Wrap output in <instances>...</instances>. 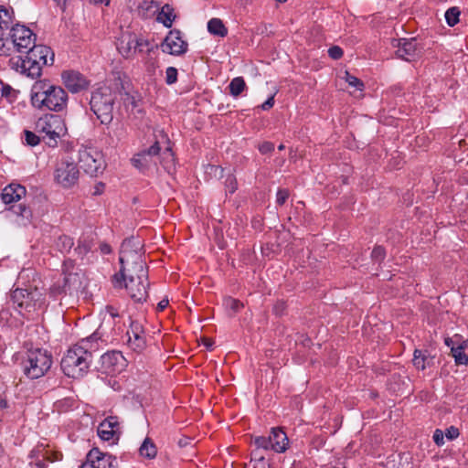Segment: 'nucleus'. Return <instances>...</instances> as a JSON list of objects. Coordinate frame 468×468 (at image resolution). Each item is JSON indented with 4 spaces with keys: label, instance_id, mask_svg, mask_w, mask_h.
Wrapping results in <instances>:
<instances>
[{
    "label": "nucleus",
    "instance_id": "f257e3e1",
    "mask_svg": "<svg viewBox=\"0 0 468 468\" xmlns=\"http://www.w3.org/2000/svg\"><path fill=\"white\" fill-rule=\"evenodd\" d=\"M96 335L81 339L68 349L61 360V368L66 376L78 378L88 371L92 361V354L98 349Z\"/></svg>",
    "mask_w": 468,
    "mask_h": 468
},
{
    "label": "nucleus",
    "instance_id": "f03ea898",
    "mask_svg": "<svg viewBox=\"0 0 468 468\" xmlns=\"http://www.w3.org/2000/svg\"><path fill=\"white\" fill-rule=\"evenodd\" d=\"M68 94L60 86L53 85L48 80L36 81L31 89L32 105L39 110L62 112L68 105Z\"/></svg>",
    "mask_w": 468,
    "mask_h": 468
},
{
    "label": "nucleus",
    "instance_id": "7ed1b4c3",
    "mask_svg": "<svg viewBox=\"0 0 468 468\" xmlns=\"http://www.w3.org/2000/svg\"><path fill=\"white\" fill-rule=\"evenodd\" d=\"M142 246L137 239H126L121 245L119 261L121 268L115 273L117 285L125 274H139V278L147 276L148 271L143 259Z\"/></svg>",
    "mask_w": 468,
    "mask_h": 468
},
{
    "label": "nucleus",
    "instance_id": "20e7f679",
    "mask_svg": "<svg viewBox=\"0 0 468 468\" xmlns=\"http://www.w3.org/2000/svg\"><path fill=\"white\" fill-rule=\"evenodd\" d=\"M116 93L108 86H101L91 92L90 108L101 124H110L113 119Z\"/></svg>",
    "mask_w": 468,
    "mask_h": 468
},
{
    "label": "nucleus",
    "instance_id": "39448f33",
    "mask_svg": "<svg viewBox=\"0 0 468 468\" xmlns=\"http://www.w3.org/2000/svg\"><path fill=\"white\" fill-rule=\"evenodd\" d=\"M36 131L42 134V140L49 146L56 147L58 139L67 133L65 121L59 115L45 114L36 122Z\"/></svg>",
    "mask_w": 468,
    "mask_h": 468
},
{
    "label": "nucleus",
    "instance_id": "423d86ee",
    "mask_svg": "<svg viewBox=\"0 0 468 468\" xmlns=\"http://www.w3.org/2000/svg\"><path fill=\"white\" fill-rule=\"evenodd\" d=\"M51 365V355L41 348L28 350L22 362L23 372L30 379L43 377L50 369Z\"/></svg>",
    "mask_w": 468,
    "mask_h": 468
},
{
    "label": "nucleus",
    "instance_id": "0eeeda50",
    "mask_svg": "<svg viewBox=\"0 0 468 468\" xmlns=\"http://www.w3.org/2000/svg\"><path fill=\"white\" fill-rule=\"evenodd\" d=\"M25 53L26 66L27 65V77L36 79L41 75L42 68L51 65L54 61V53L50 48L35 43Z\"/></svg>",
    "mask_w": 468,
    "mask_h": 468
},
{
    "label": "nucleus",
    "instance_id": "6e6552de",
    "mask_svg": "<svg viewBox=\"0 0 468 468\" xmlns=\"http://www.w3.org/2000/svg\"><path fill=\"white\" fill-rule=\"evenodd\" d=\"M112 283L114 288L124 287L134 303H144L148 297V275L139 278V274H125V276L120 279V285H117L115 275H113Z\"/></svg>",
    "mask_w": 468,
    "mask_h": 468
},
{
    "label": "nucleus",
    "instance_id": "1a4fd4ad",
    "mask_svg": "<svg viewBox=\"0 0 468 468\" xmlns=\"http://www.w3.org/2000/svg\"><path fill=\"white\" fill-rule=\"evenodd\" d=\"M79 165L90 176H97L104 170L101 153L92 147H82L79 150Z\"/></svg>",
    "mask_w": 468,
    "mask_h": 468
},
{
    "label": "nucleus",
    "instance_id": "9d476101",
    "mask_svg": "<svg viewBox=\"0 0 468 468\" xmlns=\"http://www.w3.org/2000/svg\"><path fill=\"white\" fill-rule=\"evenodd\" d=\"M11 42L19 53L26 52L35 43V34L27 27L16 24L13 26L8 32Z\"/></svg>",
    "mask_w": 468,
    "mask_h": 468
},
{
    "label": "nucleus",
    "instance_id": "9b49d317",
    "mask_svg": "<svg viewBox=\"0 0 468 468\" xmlns=\"http://www.w3.org/2000/svg\"><path fill=\"white\" fill-rule=\"evenodd\" d=\"M124 338L128 347L135 353L140 354L146 348V335L139 321L131 320Z\"/></svg>",
    "mask_w": 468,
    "mask_h": 468
},
{
    "label": "nucleus",
    "instance_id": "f8f14e48",
    "mask_svg": "<svg viewBox=\"0 0 468 468\" xmlns=\"http://www.w3.org/2000/svg\"><path fill=\"white\" fill-rule=\"evenodd\" d=\"M55 178L63 187H70L79 179V169L73 162L61 160L57 165Z\"/></svg>",
    "mask_w": 468,
    "mask_h": 468
},
{
    "label": "nucleus",
    "instance_id": "ddd939ff",
    "mask_svg": "<svg viewBox=\"0 0 468 468\" xmlns=\"http://www.w3.org/2000/svg\"><path fill=\"white\" fill-rule=\"evenodd\" d=\"M155 142L150 147L141 150L132 158V164L139 170L144 171L151 165H156L154 158L160 154L161 147L160 142L157 140L158 136L155 135Z\"/></svg>",
    "mask_w": 468,
    "mask_h": 468
},
{
    "label": "nucleus",
    "instance_id": "4468645a",
    "mask_svg": "<svg viewBox=\"0 0 468 468\" xmlns=\"http://www.w3.org/2000/svg\"><path fill=\"white\" fill-rule=\"evenodd\" d=\"M391 44L393 48H397V57L406 61H413L420 55V48L415 38L392 39Z\"/></svg>",
    "mask_w": 468,
    "mask_h": 468
},
{
    "label": "nucleus",
    "instance_id": "2eb2a0df",
    "mask_svg": "<svg viewBox=\"0 0 468 468\" xmlns=\"http://www.w3.org/2000/svg\"><path fill=\"white\" fill-rule=\"evenodd\" d=\"M148 46V42L137 38L135 35L125 33L118 39L117 48L124 58H130L137 51L142 52L143 48Z\"/></svg>",
    "mask_w": 468,
    "mask_h": 468
},
{
    "label": "nucleus",
    "instance_id": "dca6fc26",
    "mask_svg": "<svg viewBox=\"0 0 468 468\" xmlns=\"http://www.w3.org/2000/svg\"><path fill=\"white\" fill-rule=\"evenodd\" d=\"M187 43L182 39L179 30H171L161 44L163 52L180 56L187 51Z\"/></svg>",
    "mask_w": 468,
    "mask_h": 468
},
{
    "label": "nucleus",
    "instance_id": "f3484780",
    "mask_svg": "<svg viewBox=\"0 0 468 468\" xmlns=\"http://www.w3.org/2000/svg\"><path fill=\"white\" fill-rule=\"evenodd\" d=\"M116 458L100 452L97 448L91 449L80 468H116Z\"/></svg>",
    "mask_w": 468,
    "mask_h": 468
},
{
    "label": "nucleus",
    "instance_id": "a211bd4d",
    "mask_svg": "<svg viewBox=\"0 0 468 468\" xmlns=\"http://www.w3.org/2000/svg\"><path fill=\"white\" fill-rule=\"evenodd\" d=\"M62 82L71 93H79L89 88L90 80L75 70H65L61 74Z\"/></svg>",
    "mask_w": 468,
    "mask_h": 468
},
{
    "label": "nucleus",
    "instance_id": "6ab92c4d",
    "mask_svg": "<svg viewBox=\"0 0 468 468\" xmlns=\"http://www.w3.org/2000/svg\"><path fill=\"white\" fill-rule=\"evenodd\" d=\"M29 464L37 468H47L48 463H53L59 459L58 453L52 452L43 445L36 447L30 453Z\"/></svg>",
    "mask_w": 468,
    "mask_h": 468
},
{
    "label": "nucleus",
    "instance_id": "aec40b11",
    "mask_svg": "<svg viewBox=\"0 0 468 468\" xmlns=\"http://www.w3.org/2000/svg\"><path fill=\"white\" fill-rule=\"evenodd\" d=\"M37 295H39L37 290L28 292L27 289L17 288L11 292V300L18 308L30 311L35 306Z\"/></svg>",
    "mask_w": 468,
    "mask_h": 468
},
{
    "label": "nucleus",
    "instance_id": "412c9836",
    "mask_svg": "<svg viewBox=\"0 0 468 468\" xmlns=\"http://www.w3.org/2000/svg\"><path fill=\"white\" fill-rule=\"evenodd\" d=\"M119 421L115 416L105 419L98 427V435L103 441H111L119 433Z\"/></svg>",
    "mask_w": 468,
    "mask_h": 468
},
{
    "label": "nucleus",
    "instance_id": "4be33fe9",
    "mask_svg": "<svg viewBox=\"0 0 468 468\" xmlns=\"http://www.w3.org/2000/svg\"><path fill=\"white\" fill-rule=\"evenodd\" d=\"M26 193L25 186L18 184H10L3 189L1 198L5 204L9 205L19 201L26 196Z\"/></svg>",
    "mask_w": 468,
    "mask_h": 468
},
{
    "label": "nucleus",
    "instance_id": "5701e85b",
    "mask_svg": "<svg viewBox=\"0 0 468 468\" xmlns=\"http://www.w3.org/2000/svg\"><path fill=\"white\" fill-rule=\"evenodd\" d=\"M270 437L273 444V452H283L286 451L289 440L286 433L281 428H272Z\"/></svg>",
    "mask_w": 468,
    "mask_h": 468
},
{
    "label": "nucleus",
    "instance_id": "b1692460",
    "mask_svg": "<svg viewBox=\"0 0 468 468\" xmlns=\"http://www.w3.org/2000/svg\"><path fill=\"white\" fill-rule=\"evenodd\" d=\"M176 19L174 8L169 5H165L157 16V20L165 27H171Z\"/></svg>",
    "mask_w": 468,
    "mask_h": 468
},
{
    "label": "nucleus",
    "instance_id": "393cba45",
    "mask_svg": "<svg viewBox=\"0 0 468 468\" xmlns=\"http://www.w3.org/2000/svg\"><path fill=\"white\" fill-rule=\"evenodd\" d=\"M139 453L144 458L154 459L157 454V448L154 441L146 437L139 448Z\"/></svg>",
    "mask_w": 468,
    "mask_h": 468
},
{
    "label": "nucleus",
    "instance_id": "a878e982",
    "mask_svg": "<svg viewBox=\"0 0 468 468\" xmlns=\"http://www.w3.org/2000/svg\"><path fill=\"white\" fill-rule=\"evenodd\" d=\"M207 30L210 34L225 37L228 34V29L219 18H212L207 23Z\"/></svg>",
    "mask_w": 468,
    "mask_h": 468
},
{
    "label": "nucleus",
    "instance_id": "bb28decb",
    "mask_svg": "<svg viewBox=\"0 0 468 468\" xmlns=\"http://www.w3.org/2000/svg\"><path fill=\"white\" fill-rule=\"evenodd\" d=\"M161 165L169 173L175 168V156L170 146L161 154Z\"/></svg>",
    "mask_w": 468,
    "mask_h": 468
},
{
    "label": "nucleus",
    "instance_id": "cd10ccee",
    "mask_svg": "<svg viewBox=\"0 0 468 468\" xmlns=\"http://www.w3.org/2000/svg\"><path fill=\"white\" fill-rule=\"evenodd\" d=\"M72 279H76V275H72V274H69L68 276H66L63 280V285L60 284L59 282L58 283H55L53 284L50 289H49V293L51 294V296L53 297H57L62 293H66L67 292V284L72 280Z\"/></svg>",
    "mask_w": 468,
    "mask_h": 468
},
{
    "label": "nucleus",
    "instance_id": "c85d7f7f",
    "mask_svg": "<svg viewBox=\"0 0 468 468\" xmlns=\"http://www.w3.org/2000/svg\"><path fill=\"white\" fill-rule=\"evenodd\" d=\"M245 88L246 83L242 77L234 78L229 85V93L234 97L239 96Z\"/></svg>",
    "mask_w": 468,
    "mask_h": 468
},
{
    "label": "nucleus",
    "instance_id": "c756f323",
    "mask_svg": "<svg viewBox=\"0 0 468 468\" xmlns=\"http://www.w3.org/2000/svg\"><path fill=\"white\" fill-rule=\"evenodd\" d=\"M101 358L102 363L107 365L109 367H114L119 363V361L123 360L122 354L116 351L106 353L101 356ZM112 370H115V368H112Z\"/></svg>",
    "mask_w": 468,
    "mask_h": 468
},
{
    "label": "nucleus",
    "instance_id": "7c9ffc66",
    "mask_svg": "<svg viewBox=\"0 0 468 468\" xmlns=\"http://www.w3.org/2000/svg\"><path fill=\"white\" fill-rule=\"evenodd\" d=\"M74 245L72 238L67 235H61L58 238L56 247L61 252H69Z\"/></svg>",
    "mask_w": 468,
    "mask_h": 468
},
{
    "label": "nucleus",
    "instance_id": "2f4dec72",
    "mask_svg": "<svg viewBox=\"0 0 468 468\" xmlns=\"http://www.w3.org/2000/svg\"><path fill=\"white\" fill-rule=\"evenodd\" d=\"M253 442L258 447V449H261L263 451H273V444L271 443V439L269 436H256L253 439Z\"/></svg>",
    "mask_w": 468,
    "mask_h": 468
},
{
    "label": "nucleus",
    "instance_id": "473e14b6",
    "mask_svg": "<svg viewBox=\"0 0 468 468\" xmlns=\"http://www.w3.org/2000/svg\"><path fill=\"white\" fill-rule=\"evenodd\" d=\"M17 96V91L13 89L10 85L5 84L2 81V87L0 88V98H5L9 102H13Z\"/></svg>",
    "mask_w": 468,
    "mask_h": 468
},
{
    "label": "nucleus",
    "instance_id": "72a5a7b5",
    "mask_svg": "<svg viewBox=\"0 0 468 468\" xmlns=\"http://www.w3.org/2000/svg\"><path fill=\"white\" fill-rule=\"evenodd\" d=\"M223 305L227 310L232 312V314L238 313L243 307L241 302L232 297H226L223 300Z\"/></svg>",
    "mask_w": 468,
    "mask_h": 468
},
{
    "label": "nucleus",
    "instance_id": "f704fd0d",
    "mask_svg": "<svg viewBox=\"0 0 468 468\" xmlns=\"http://www.w3.org/2000/svg\"><path fill=\"white\" fill-rule=\"evenodd\" d=\"M461 12L458 7H451L445 12V19L450 27L455 26L459 22Z\"/></svg>",
    "mask_w": 468,
    "mask_h": 468
},
{
    "label": "nucleus",
    "instance_id": "c9c22d12",
    "mask_svg": "<svg viewBox=\"0 0 468 468\" xmlns=\"http://www.w3.org/2000/svg\"><path fill=\"white\" fill-rule=\"evenodd\" d=\"M9 209L12 210L16 216L26 219H30L32 217L31 209L24 204L13 206Z\"/></svg>",
    "mask_w": 468,
    "mask_h": 468
},
{
    "label": "nucleus",
    "instance_id": "e433bc0d",
    "mask_svg": "<svg viewBox=\"0 0 468 468\" xmlns=\"http://www.w3.org/2000/svg\"><path fill=\"white\" fill-rule=\"evenodd\" d=\"M12 22V17L9 11L0 6V30L4 32L5 29H9V25Z\"/></svg>",
    "mask_w": 468,
    "mask_h": 468
},
{
    "label": "nucleus",
    "instance_id": "4c0bfd02",
    "mask_svg": "<svg viewBox=\"0 0 468 468\" xmlns=\"http://www.w3.org/2000/svg\"><path fill=\"white\" fill-rule=\"evenodd\" d=\"M11 68L16 69L17 72L27 76V65L26 66V58H21L20 57L13 58L10 59Z\"/></svg>",
    "mask_w": 468,
    "mask_h": 468
},
{
    "label": "nucleus",
    "instance_id": "58836bf2",
    "mask_svg": "<svg viewBox=\"0 0 468 468\" xmlns=\"http://www.w3.org/2000/svg\"><path fill=\"white\" fill-rule=\"evenodd\" d=\"M426 360L427 356L420 350L416 349L414 351L413 365L418 369L424 370L426 368Z\"/></svg>",
    "mask_w": 468,
    "mask_h": 468
},
{
    "label": "nucleus",
    "instance_id": "ea45409f",
    "mask_svg": "<svg viewBox=\"0 0 468 468\" xmlns=\"http://www.w3.org/2000/svg\"><path fill=\"white\" fill-rule=\"evenodd\" d=\"M90 249H91V242L87 239H80L78 242V246L75 248V251L80 257H83L90 250Z\"/></svg>",
    "mask_w": 468,
    "mask_h": 468
},
{
    "label": "nucleus",
    "instance_id": "a19ab883",
    "mask_svg": "<svg viewBox=\"0 0 468 468\" xmlns=\"http://www.w3.org/2000/svg\"><path fill=\"white\" fill-rule=\"evenodd\" d=\"M451 355L454 358V362L456 365H468V356L464 353V350H456L452 348Z\"/></svg>",
    "mask_w": 468,
    "mask_h": 468
},
{
    "label": "nucleus",
    "instance_id": "79ce46f5",
    "mask_svg": "<svg viewBox=\"0 0 468 468\" xmlns=\"http://www.w3.org/2000/svg\"><path fill=\"white\" fill-rule=\"evenodd\" d=\"M261 449H258V447H256L255 450H253L250 453L251 455V460L250 462H254L255 464L253 466V468H257V464H261L262 467H264L265 465V456L263 454L261 453Z\"/></svg>",
    "mask_w": 468,
    "mask_h": 468
},
{
    "label": "nucleus",
    "instance_id": "37998d69",
    "mask_svg": "<svg viewBox=\"0 0 468 468\" xmlns=\"http://www.w3.org/2000/svg\"><path fill=\"white\" fill-rule=\"evenodd\" d=\"M177 80V69L175 67H168L165 71V82L168 85L176 83Z\"/></svg>",
    "mask_w": 468,
    "mask_h": 468
},
{
    "label": "nucleus",
    "instance_id": "c03bdc74",
    "mask_svg": "<svg viewBox=\"0 0 468 468\" xmlns=\"http://www.w3.org/2000/svg\"><path fill=\"white\" fill-rule=\"evenodd\" d=\"M24 133H25V141H26L27 144H28L30 146H36L39 144V142H40L39 136H37L33 132L26 130Z\"/></svg>",
    "mask_w": 468,
    "mask_h": 468
},
{
    "label": "nucleus",
    "instance_id": "a18cd8bd",
    "mask_svg": "<svg viewBox=\"0 0 468 468\" xmlns=\"http://www.w3.org/2000/svg\"><path fill=\"white\" fill-rule=\"evenodd\" d=\"M385 255V250L381 246H376L371 252V258L376 262H381L384 260Z\"/></svg>",
    "mask_w": 468,
    "mask_h": 468
},
{
    "label": "nucleus",
    "instance_id": "49530a36",
    "mask_svg": "<svg viewBox=\"0 0 468 468\" xmlns=\"http://www.w3.org/2000/svg\"><path fill=\"white\" fill-rule=\"evenodd\" d=\"M346 80L350 86L356 87L359 90H363V82L356 77L350 75L348 72H346Z\"/></svg>",
    "mask_w": 468,
    "mask_h": 468
},
{
    "label": "nucleus",
    "instance_id": "de8ad7c7",
    "mask_svg": "<svg viewBox=\"0 0 468 468\" xmlns=\"http://www.w3.org/2000/svg\"><path fill=\"white\" fill-rule=\"evenodd\" d=\"M4 56H10L13 51H16V48L11 42V37L10 36H8V33L6 34V36L4 34Z\"/></svg>",
    "mask_w": 468,
    "mask_h": 468
},
{
    "label": "nucleus",
    "instance_id": "09e8293b",
    "mask_svg": "<svg viewBox=\"0 0 468 468\" xmlns=\"http://www.w3.org/2000/svg\"><path fill=\"white\" fill-rule=\"evenodd\" d=\"M237 180L232 175H229L225 180V186L227 191L230 194L234 193L237 189Z\"/></svg>",
    "mask_w": 468,
    "mask_h": 468
},
{
    "label": "nucleus",
    "instance_id": "8fccbe9b",
    "mask_svg": "<svg viewBox=\"0 0 468 468\" xmlns=\"http://www.w3.org/2000/svg\"><path fill=\"white\" fill-rule=\"evenodd\" d=\"M289 191L287 189H279L276 195V202L278 205H283L289 197Z\"/></svg>",
    "mask_w": 468,
    "mask_h": 468
},
{
    "label": "nucleus",
    "instance_id": "3c124183",
    "mask_svg": "<svg viewBox=\"0 0 468 468\" xmlns=\"http://www.w3.org/2000/svg\"><path fill=\"white\" fill-rule=\"evenodd\" d=\"M328 55L333 59H339L343 56V50L338 46H333L328 49Z\"/></svg>",
    "mask_w": 468,
    "mask_h": 468
},
{
    "label": "nucleus",
    "instance_id": "603ef678",
    "mask_svg": "<svg viewBox=\"0 0 468 468\" xmlns=\"http://www.w3.org/2000/svg\"><path fill=\"white\" fill-rule=\"evenodd\" d=\"M126 98L124 99V104L127 108L131 107L132 110L138 107L139 101L134 97L128 93L125 94Z\"/></svg>",
    "mask_w": 468,
    "mask_h": 468
},
{
    "label": "nucleus",
    "instance_id": "864d4df0",
    "mask_svg": "<svg viewBox=\"0 0 468 468\" xmlns=\"http://www.w3.org/2000/svg\"><path fill=\"white\" fill-rule=\"evenodd\" d=\"M274 150V144L271 142H264L259 145V151L262 154H269Z\"/></svg>",
    "mask_w": 468,
    "mask_h": 468
},
{
    "label": "nucleus",
    "instance_id": "5fc2aeb1",
    "mask_svg": "<svg viewBox=\"0 0 468 468\" xmlns=\"http://www.w3.org/2000/svg\"><path fill=\"white\" fill-rule=\"evenodd\" d=\"M433 441L437 445H442L444 443V434L441 430L437 429L434 431Z\"/></svg>",
    "mask_w": 468,
    "mask_h": 468
},
{
    "label": "nucleus",
    "instance_id": "6e6d98bb",
    "mask_svg": "<svg viewBox=\"0 0 468 468\" xmlns=\"http://www.w3.org/2000/svg\"><path fill=\"white\" fill-rule=\"evenodd\" d=\"M445 436L449 440H453L459 436V430L453 426H451L446 430Z\"/></svg>",
    "mask_w": 468,
    "mask_h": 468
},
{
    "label": "nucleus",
    "instance_id": "4d7b16f0",
    "mask_svg": "<svg viewBox=\"0 0 468 468\" xmlns=\"http://www.w3.org/2000/svg\"><path fill=\"white\" fill-rule=\"evenodd\" d=\"M273 104H274V96H271L261 105V108L263 111H268L271 108H272Z\"/></svg>",
    "mask_w": 468,
    "mask_h": 468
},
{
    "label": "nucleus",
    "instance_id": "13d9d810",
    "mask_svg": "<svg viewBox=\"0 0 468 468\" xmlns=\"http://www.w3.org/2000/svg\"><path fill=\"white\" fill-rule=\"evenodd\" d=\"M468 347V339H463L461 342H457V346H452V348L456 350H465Z\"/></svg>",
    "mask_w": 468,
    "mask_h": 468
},
{
    "label": "nucleus",
    "instance_id": "bf43d9fd",
    "mask_svg": "<svg viewBox=\"0 0 468 468\" xmlns=\"http://www.w3.org/2000/svg\"><path fill=\"white\" fill-rule=\"evenodd\" d=\"M106 312L110 314L112 318H115L119 316V313L116 308L112 305L106 306Z\"/></svg>",
    "mask_w": 468,
    "mask_h": 468
},
{
    "label": "nucleus",
    "instance_id": "052dcab7",
    "mask_svg": "<svg viewBox=\"0 0 468 468\" xmlns=\"http://www.w3.org/2000/svg\"><path fill=\"white\" fill-rule=\"evenodd\" d=\"M100 250L102 254H109L112 251L111 246L106 243H101L100 245Z\"/></svg>",
    "mask_w": 468,
    "mask_h": 468
},
{
    "label": "nucleus",
    "instance_id": "680f3d73",
    "mask_svg": "<svg viewBox=\"0 0 468 468\" xmlns=\"http://www.w3.org/2000/svg\"><path fill=\"white\" fill-rule=\"evenodd\" d=\"M169 302L167 299H163L162 301H160L157 304V310L158 311H163L165 310L167 305H168Z\"/></svg>",
    "mask_w": 468,
    "mask_h": 468
},
{
    "label": "nucleus",
    "instance_id": "e2e57ef3",
    "mask_svg": "<svg viewBox=\"0 0 468 468\" xmlns=\"http://www.w3.org/2000/svg\"><path fill=\"white\" fill-rule=\"evenodd\" d=\"M104 189V184L99 183L95 186L94 195H101Z\"/></svg>",
    "mask_w": 468,
    "mask_h": 468
},
{
    "label": "nucleus",
    "instance_id": "0e129e2a",
    "mask_svg": "<svg viewBox=\"0 0 468 468\" xmlns=\"http://www.w3.org/2000/svg\"><path fill=\"white\" fill-rule=\"evenodd\" d=\"M445 345L452 349V346H455L454 344V338L453 337H446L444 339Z\"/></svg>",
    "mask_w": 468,
    "mask_h": 468
},
{
    "label": "nucleus",
    "instance_id": "69168bd1",
    "mask_svg": "<svg viewBox=\"0 0 468 468\" xmlns=\"http://www.w3.org/2000/svg\"><path fill=\"white\" fill-rule=\"evenodd\" d=\"M5 48H4V32H2L0 36V55L4 56Z\"/></svg>",
    "mask_w": 468,
    "mask_h": 468
},
{
    "label": "nucleus",
    "instance_id": "338daca9",
    "mask_svg": "<svg viewBox=\"0 0 468 468\" xmlns=\"http://www.w3.org/2000/svg\"><path fill=\"white\" fill-rule=\"evenodd\" d=\"M7 408V401L4 399H0V410Z\"/></svg>",
    "mask_w": 468,
    "mask_h": 468
},
{
    "label": "nucleus",
    "instance_id": "774afa93",
    "mask_svg": "<svg viewBox=\"0 0 468 468\" xmlns=\"http://www.w3.org/2000/svg\"><path fill=\"white\" fill-rule=\"evenodd\" d=\"M187 443H188V439H187V438H186V439H181V440H179V441H178V444H179V446H181V447L186 446Z\"/></svg>",
    "mask_w": 468,
    "mask_h": 468
}]
</instances>
